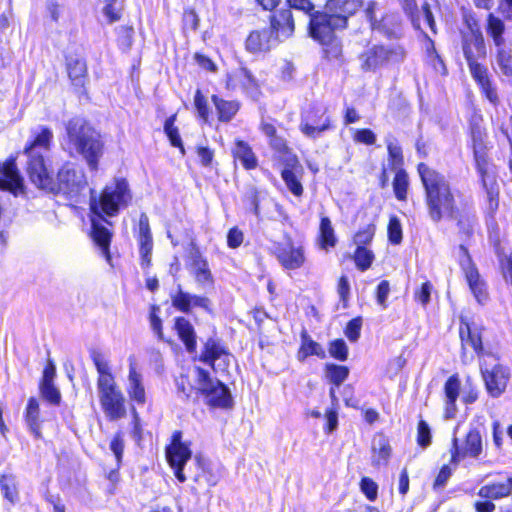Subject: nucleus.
<instances>
[{
  "instance_id": "1",
  "label": "nucleus",
  "mask_w": 512,
  "mask_h": 512,
  "mask_svg": "<svg viewBox=\"0 0 512 512\" xmlns=\"http://www.w3.org/2000/svg\"><path fill=\"white\" fill-rule=\"evenodd\" d=\"M416 172L422 187L423 201L428 218L433 223L456 219L459 232L466 237L474 233L473 226L467 219L458 217L460 210L457 197L461 192L455 187L450 176L442 169L418 162Z\"/></svg>"
},
{
  "instance_id": "2",
  "label": "nucleus",
  "mask_w": 512,
  "mask_h": 512,
  "mask_svg": "<svg viewBox=\"0 0 512 512\" xmlns=\"http://www.w3.org/2000/svg\"><path fill=\"white\" fill-rule=\"evenodd\" d=\"M53 132L40 126L32 130V140L24 149L27 156L26 171L31 182L40 189L54 192V169L52 166L51 145Z\"/></svg>"
},
{
  "instance_id": "3",
  "label": "nucleus",
  "mask_w": 512,
  "mask_h": 512,
  "mask_svg": "<svg viewBox=\"0 0 512 512\" xmlns=\"http://www.w3.org/2000/svg\"><path fill=\"white\" fill-rule=\"evenodd\" d=\"M128 198V185L125 180H119L115 184L105 187L99 199L96 198L95 192L91 191L90 207L93 213L92 222V237L95 243L104 251L107 252L111 233L104 223L109 224L103 218L102 214L113 216L118 212L119 206L127 201Z\"/></svg>"
},
{
  "instance_id": "4",
  "label": "nucleus",
  "mask_w": 512,
  "mask_h": 512,
  "mask_svg": "<svg viewBox=\"0 0 512 512\" xmlns=\"http://www.w3.org/2000/svg\"><path fill=\"white\" fill-rule=\"evenodd\" d=\"M91 359L98 373L96 385L102 411L109 421H117L126 416L125 397L116 384L105 356L94 350Z\"/></svg>"
},
{
  "instance_id": "5",
  "label": "nucleus",
  "mask_w": 512,
  "mask_h": 512,
  "mask_svg": "<svg viewBox=\"0 0 512 512\" xmlns=\"http://www.w3.org/2000/svg\"><path fill=\"white\" fill-rule=\"evenodd\" d=\"M66 135L69 152L82 156L89 169L96 171L104 148L100 133L85 119L74 117L66 124Z\"/></svg>"
},
{
  "instance_id": "6",
  "label": "nucleus",
  "mask_w": 512,
  "mask_h": 512,
  "mask_svg": "<svg viewBox=\"0 0 512 512\" xmlns=\"http://www.w3.org/2000/svg\"><path fill=\"white\" fill-rule=\"evenodd\" d=\"M289 2L292 7H295V10L302 11L309 16L308 35L317 44L338 37L336 31L346 29L325 8L316 10L312 0H289Z\"/></svg>"
},
{
  "instance_id": "7",
  "label": "nucleus",
  "mask_w": 512,
  "mask_h": 512,
  "mask_svg": "<svg viewBox=\"0 0 512 512\" xmlns=\"http://www.w3.org/2000/svg\"><path fill=\"white\" fill-rule=\"evenodd\" d=\"M256 4L263 10L268 11V26L266 27L273 36L281 43L291 38L295 33V20L289 0H255Z\"/></svg>"
},
{
  "instance_id": "8",
  "label": "nucleus",
  "mask_w": 512,
  "mask_h": 512,
  "mask_svg": "<svg viewBox=\"0 0 512 512\" xmlns=\"http://www.w3.org/2000/svg\"><path fill=\"white\" fill-rule=\"evenodd\" d=\"M197 394L202 396L209 409H232L234 400L228 386L219 379L213 378L209 371L202 367L195 368Z\"/></svg>"
},
{
  "instance_id": "9",
  "label": "nucleus",
  "mask_w": 512,
  "mask_h": 512,
  "mask_svg": "<svg viewBox=\"0 0 512 512\" xmlns=\"http://www.w3.org/2000/svg\"><path fill=\"white\" fill-rule=\"evenodd\" d=\"M406 55L402 45L377 43L368 45L358 56L363 72H377L401 63Z\"/></svg>"
},
{
  "instance_id": "10",
  "label": "nucleus",
  "mask_w": 512,
  "mask_h": 512,
  "mask_svg": "<svg viewBox=\"0 0 512 512\" xmlns=\"http://www.w3.org/2000/svg\"><path fill=\"white\" fill-rule=\"evenodd\" d=\"M336 127L329 107L312 102L300 113L299 130L307 138L315 140Z\"/></svg>"
},
{
  "instance_id": "11",
  "label": "nucleus",
  "mask_w": 512,
  "mask_h": 512,
  "mask_svg": "<svg viewBox=\"0 0 512 512\" xmlns=\"http://www.w3.org/2000/svg\"><path fill=\"white\" fill-rule=\"evenodd\" d=\"M388 167L394 172L392 190L399 202H407L410 190V175L405 168V157L402 146L398 142L386 143Z\"/></svg>"
},
{
  "instance_id": "12",
  "label": "nucleus",
  "mask_w": 512,
  "mask_h": 512,
  "mask_svg": "<svg viewBox=\"0 0 512 512\" xmlns=\"http://www.w3.org/2000/svg\"><path fill=\"white\" fill-rule=\"evenodd\" d=\"M182 438V431L175 430L170 438V442L165 446L166 462L171 468L174 477L180 483H184L188 479L185 474V466L192 458L191 443L184 442Z\"/></svg>"
},
{
  "instance_id": "13",
  "label": "nucleus",
  "mask_w": 512,
  "mask_h": 512,
  "mask_svg": "<svg viewBox=\"0 0 512 512\" xmlns=\"http://www.w3.org/2000/svg\"><path fill=\"white\" fill-rule=\"evenodd\" d=\"M480 374L485 389L492 398H498L506 391L510 380V370L507 366L497 362L489 367L484 359L480 362Z\"/></svg>"
},
{
  "instance_id": "14",
  "label": "nucleus",
  "mask_w": 512,
  "mask_h": 512,
  "mask_svg": "<svg viewBox=\"0 0 512 512\" xmlns=\"http://www.w3.org/2000/svg\"><path fill=\"white\" fill-rule=\"evenodd\" d=\"M483 452L482 436L477 428L468 430L460 446L458 439L453 438L450 447V464L457 466L466 458L477 459Z\"/></svg>"
},
{
  "instance_id": "15",
  "label": "nucleus",
  "mask_w": 512,
  "mask_h": 512,
  "mask_svg": "<svg viewBox=\"0 0 512 512\" xmlns=\"http://www.w3.org/2000/svg\"><path fill=\"white\" fill-rule=\"evenodd\" d=\"M482 331L483 328L476 327L466 317L460 316L458 332L462 353L470 347L480 360H484L485 357H490L499 361V356L497 354L486 352L484 350Z\"/></svg>"
},
{
  "instance_id": "16",
  "label": "nucleus",
  "mask_w": 512,
  "mask_h": 512,
  "mask_svg": "<svg viewBox=\"0 0 512 512\" xmlns=\"http://www.w3.org/2000/svg\"><path fill=\"white\" fill-rule=\"evenodd\" d=\"M279 41L276 36L266 27H258L250 30L243 42V47L246 53L255 58H265L268 56L278 45Z\"/></svg>"
},
{
  "instance_id": "17",
  "label": "nucleus",
  "mask_w": 512,
  "mask_h": 512,
  "mask_svg": "<svg viewBox=\"0 0 512 512\" xmlns=\"http://www.w3.org/2000/svg\"><path fill=\"white\" fill-rule=\"evenodd\" d=\"M272 255L284 270L301 269L307 260L304 247L297 245L289 235L284 242L275 243Z\"/></svg>"
},
{
  "instance_id": "18",
  "label": "nucleus",
  "mask_w": 512,
  "mask_h": 512,
  "mask_svg": "<svg viewBox=\"0 0 512 512\" xmlns=\"http://www.w3.org/2000/svg\"><path fill=\"white\" fill-rule=\"evenodd\" d=\"M282 164L280 176L285 183L288 191L296 198L304 195V186L302 178L304 176V168L297 154L287 156L286 159L279 161Z\"/></svg>"
},
{
  "instance_id": "19",
  "label": "nucleus",
  "mask_w": 512,
  "mask_h": 512,
  "mask_svg": "<svg viewBox=\"0 0 512 512\" xmlns=\"http://www.w3.org/2000/svg\"><path fill=\"white\" fill-rule=\"evenodd\" d=\"M87 182L84 172L77 169L72 163H66L62 166L57 174V184L55 183V190L63 192L68 195H77Z\"/></svg>"
},
{
  "instance_id": "20",
  "label": "nucleus",
  "mask_w": 512,
  "mask_h": 512,
  "mask_svg": "<svg viewBox=\"0 0 512 512\" xmlns=\"http://www.w3.org/2000/svg\"><path fill=\"white\" fill-rule=\"evenodd\" d=\"M459 248L463 255L467 258V265H461L465 280L476 301L480 304H483L488 299V290L486 283L481 278L479 270L476 264L474 263L468 248L465 245H460Z\"/></svg>"
},
{
  "instance_id": "21",
  "label": "nucleus",
  "mask_w": 512,
  "mask_h": 512,
  "mask_svg": "<svg viewBox=\"0 0 512 512\" xmlns=\"http://www.w3.org/2000/svg\"><path fill=\"white\" fill-rule=\"evenodd\" d=\"M171 304L176 310L185 314H190L193 308H200L208 314L213 313L212 301L207 296L190 294L180 287L175 294L171 295Z\"/></svg>"
},
{
  "instance_id": "22",
  "label": "nucleus",
  "mask_w": 512,
  "mask_h": 512,
  "mask_svg": "<svg viewBox=\"0 0 512 512\" xmlns=\"http://www.w3.org/2000/svg\"><path fill=\"white\" fill-rule=\"evenodd\" d=\"M365 0H326L324 8L345 28L349 26V19L364 7Z\"/></svg>"
},
{
  "instance_id": "23",
  "label": "nucleus",
  "mask_w": 512,
  "mask_h": 512,
  "mask_svg": "<svg viewBox=\"0 0 512 512\" xmlns=\"http://www.w3.org/2000/svg\"><path fill=\"white\" fill-rule=\"evenodd\" d=\"M483 117L480 113L473 112L468 120V135L470 137V148L473 157L489 153L486 142L487 132L482 125Z\"/></svg>"
},
{
  "instance_id": "24",
  "label": "nucleus",
  "mask_w": 512,
  "mask_h": 512,
  "mask_svg": "<svg viewBox=\"0 0 512 512\" xmlns=\"http://www.w3.org/2000/svg\"><path fill=\"white\" fill-rule=\"evenodd\" d=\"M259 130L266 136L268 145L275 153L278 161L296 154L289 146L287 139L278 133L276 126L272 122L262 121L259 125Z\"/></svg>"
},
{
  "instance_id": "25",
  "label": "nucleus",
  "mask_w": 512,
  "mask_h": 512,
  "mask_svg": "<svg viewBox=\"0 0 512 512\" xmlns=\"http://www.w3.org/2000/svg\"><path fill=\"white\" fill-rule=\"evenodd\" d=\"M461 380L458 373L450 375L443 385L444 418L453 419L457 413V400L460 396Z\"/></svg>"
},
{
  "instance_id": "26",
  "label": "nucleus",
  "mask_w": 512,
  "mask_h": 512,
  "mask_svg": "<svg viewBox=\"0 0 512 512\" xmlns=\"http://www.w3.org/2000/svg\"><path fill=\"white\" fill-rule=\"evenodd\" d=\"M230 355L228 346L221 339L209 337L204 342L198 359L214 369L217 360Z\"/></svg>"
},
{
  "instance_id": "27",
  "label": "nucleus",
  "mask_w": 512,
  "mask_h": 512,
  "mask_svg": "<svg viewBox=\"0 0 512 512\" xmlns=\"http://www.w3.org/2000/svg\"><path fill=\"white\" fill-rule=\"evenodd\" d=\"M197 472L192 476L196 484H205L208 487H214L220 480L218 471L214 468L211 460L201 453H197L194 457Z\"/></svg>"
},
{
  "instance_id": "28",
  "label": "nucleus",
  "mask_w": 512,
  "mask_h": 512,
  "mask_svg": "<svg viewBox=\"0 0 512 512\" xmlns=\"http://www.w3.org/2000/svg\"><path fill=\"white\" fill-rule=\"evenodd\" d=\"M231 156L234 165L238 163L246 171L255 170L258 167V157L252 146L243 139H235L231 149Z\"/></svg>"
},
{
  "instance_id": "29",
  "label": "nucleus",
  "mask_w": 512,
  "mask_h": 512,
  "mask_svg": "<svg viewBox=\"0 0 512 512\" xmlns=\"http://www.w3.org/2000/svg\"><path fill=\"white\" fill-rule=\"evenodd\" d=\"M462 50L467 63L485 59L486 47L483 34H462Z\"/></svg>"
},
{
  "instance_id": "30",
  "label": "nucleus",
  "mask_w": 512,
  "mask_h": 512,
  "mask_svg": "<svg viewBox=\"0 0 512 512\" xmlns=\"http://www.w3.org/2000/svg\"><path fill=\"white\" fill-rule=\"evenodd\" d=\"M473 163L481 187L498 183L497 168L490 153L474 156Z\"/></svg>"
},
{
  "instance_id": "31",
  "label": "nucleus",
  "mask_w": 512,
  "mask_h": 512,
  "mask_svg": "<svg viewBox=\"0 0 512 512\" xmlns=\"http://www.w3.org/2000/svg\"><path fill=\"white\" fill-rule=\"evenodd\" d=\"M319 45L321 46V59L327 65L340 67L346 63L344 46L339 36L319 43Z\"/></svg>"
},
{
  "instance_id": "32",
  "label": "nucleus",
  "mask_w": 512,
  "mask_h": 512,
  "mask_svg": "<svg viewBox=\"0 0 512 512\" xmlns=\"http://www.w3.org/2000/svg\"><path fill=\"white\" fill-rule=\"evenodd\" d=\"M210 99L219 123L231 122L241 109V102L237 99L228 100L218 94H212Z\"/></svg>"
},
{
  "instance_id": "33",
  "label": "nucleus",
  "mask_w": 512,
  "mask_h": 512,
  "mask_svg": "<svg viewBox=\"0 0 512 512\" xmlns=\"http://www.w3.org/2000/svg\"><path fill=\"white\" fill-rule=\"evenodd\" d=\"M389 39H398L402 36V24L399 16L392 12H384L378 17L375 25L370 28Z\"/></svg>"
},
{
  "instance_id": "34",
  "label": "nucleus",
  "mask_w": 512,
  "mask_h": 512,
  "mask_svg": "<svg viewBox=\"0 0 512 512\" xmlns=\"http://www.w3.org/2000/svg\"><path fill=\"white\" fill-rule=\"evenodd\" d=\"M173 329L186 351L195 353L197 350V335L191 322L184 316H178L174 319Z\"/></svg>"
},
{
  "instance_id": "35",
  "label": "nucleus",
  "mask_w": 512,
  "mask_h": 512,
  "mask_svg": "<svg viewBox=\"0 0 512 512\" xmlns=\"http://www.w3.org/2000/svg\"><path fill=\"white\" fill-rule=\"evenodd\" d=\"M338 244V237L335 233L331 219L327 215H322L319 221L318 232L316 236L317 247L325 252L334 249Z\"/></svg>"
},
{
  "instance_id": "36",
  "label": "nucleus",
  "mask_w": 512,
  "mask_h": 512,
  "mask_svg": "<svg viewBox=\"0 0 512 512\" xmlns=\"http://www.w3.org/2000/svg\"><path fill=\"white\" fill-rule=\"evenodd\" d=\"M323 371L325 379L331 385L329 395L333 401L337 402L335 389L339 388L341 384L348 379L350 369L346 365L326 363L323 367Z\"/></svg>"
},
{
  "instance_id": "37",
  "label": "nucleus",
  "mask_w": 512,
  "mask_h": 512,
  "mask_svg": "<svg viewBox=\"0 0 512 512\" xmlns=\"http://www.w3.org/2000/svg\"><path fill=\"white\" fill-rule=\"evenodd\" d=\"M137 237L140 246V255L142 265L149 266L151 263V251H152V237L150 233V227L148 217L145 214H141L138 226H137Z\"/></svg>"
},
{
  "instance_id": "38",
  "label": "nucleus",
  "mask_w": 512,
  "mask_h": 512,
  "mask_svg": "<svg viewBox=\"0 0 512 512\" xmlns=\"http://www.w3.org/2000/svg\"><path fill=\"white\" fill-rule=\"evenodd\" d=\"M23 187L21 177L14 160L0 163V189L17 191Z\"/></svg>"
},
{
  "instance_id": "39",
  "label": "nucleus",
  "mask_w": 512,
  "mask_h": 512,
  "mask_svg": "<svg viewBox=\"0 0 512 512\" xmlns=\"http://www.w3.org/2000/svg\"><path fill=\"white\" fill-rule=\"evenodd\" d=\"M301 343L296 353V358L304 362L310 356H317L320 359L326 358V352L322 346L311 338L306 329L300 332Z\"/></svg>"
},
{
  "instance_id": "40",
  "label": "nucleus",
  "mask_w": 512,
  "mask_h": 512,
  "mask_svg": "<svg viewBox=\"0 0 512 512\" xmlns=\"http://www.w3.org/2000/svg\"><path fill=\"white\" fill-rule=\"evenodd\" d=\"M129 361L127 392L133 401L138 404H143L145 402V390L142 385L141 375L137 372L136 364L132 361V358H130Z\"/></svg>"
},
{
  "instance_id": "41",
  "label": "nucleus",
  "mask_w": 512,
  "mask_h": 512,
  "mask_svg": "<svg viewBox=\"0 0 512 512\" xmlns=\"http://www.w3.org/2000/svg\"><path fill=\"white\" fill-rule=\"evenodd\" d=\"M67 72L74 86L83 87L87 76L86 62L79 57L67 58Z\"/></svg>"
},
{
  "instance_id": "42",
  "label": "nucleus",
  "mask_w": 512,
  "mask_h": 512,
  "mask_svg": "<svg viewBox=\"0 0 512 512\" xmlns=\"http://www.w3.org/2000/svg\"><path fill=\"white\" fill-rule=\"evenodd\" d=\"M176 114L168 117L163 125L164 133L166 134L170 145L176 149H178L179 154L181 156L186 155V149L180 135L179 129L175 126Z\"/></svg>"
},
{
  "instance_id": "43",
  "label": "nucleus",
  "mask_w": 512,
  "mask_h": 512,
  "mask_svg": "<svg viewBox=\"0 0 512 512\" xmlns=\"http://www.w3.org/2000/svg\"><path fill=\"white\" fill-rule=\"evenodd\" d=\"M194 152L197 156V162L201 167L210 170L218 167L215 149L208 144H197L194 148Z\"/></svg>"
},
{
  "instance_id": "44",
  "label": "nucleus",
  "mask_w": 512,
  "mask_h": 512,
  "mask_svg": "<svg viewBox=\"0 0 512 512\" xmlns=\"http://www.w3.org/2000/svg\"><path fill=\"white\" fill-rule=\"evenodd\" d=\"M352 259L357 270L365 272L371 268L375 260V254L368 247L356 246L352 254Z\"/></svg>"
},
{
  "instance_id": "45",
  "label": "nucleus",
  "mask_w": 512,
  "mask_h": 512,
  "mask_svg": "<svg viewBox=\"0 0 512 512\" xmlns=\"http://www.w3.org/2000/svg\"><path fill=\"white\" fill-rule=\"evenodd\" d=\"M478 495L485 499H501L509 497V489L506 482H493L483 485L478 490Z\"/></svg>"
},
{
  "instance_id": "46",
  "label": "nucleus",
  "mask_w": 512,
  "mask_h": 512,
  "mask_svg": "<svg viewBox=\"0 0 512 512\" xmlns=\"http://www.w3.org/2000/svg\"><path fill=\"white\" fill-rule=\"evenodd\" d=\"M39 404L35 398H30L27 404L25 421L29 427V430L34 434L36 438L41 437L40 424H39Z\"/></svg>"
},
{
  "instance_id": "47",
  "label": "nucleus",
  "mask_w": 512,
  "mask_h": 512,
  "mask_svg": "<svg viewBox=\"0 0 512 512\" xmlns=\"http://www.w3.org/2000/svg\"><path fill=\"white\" fill-rule=\"evenodd\" d=\"M485 192L486 212L490 217H494L500 206V187L498 183L481 187Z\"/></svg>"
},
{
  "instance_id": "48",
  "label": "nucleus",
  "mask_w": 512,
  "mask_h": 512,
  "mask_svg": "<svg viewBox=\"0 0 512 512\" xmlns=\"http://www.w3.org/2000/svg\"><path fill=\"white\" fill-rule=\"evenodd\" d=\"M193 106L196 111L197 118L204 123H209L212 112L208 99L201 89H196L194 92Z\"/></svg>"
},
{
  "instance_id": "49",
  "label": "nucleus",
  "mask_w": 512,
  "mask_h": 512,
  "mask_svg": "<svg viewBox=\"0 0 512 512\" xmlns=\"http://www.w3.org/2000/svg\"><path fill=\"white\" fill-rule=\"evenodd\" d=\"M0 488L4 498L11 504H15L18 501L19 493L15 476L2 475L0 477Z\"/></svg>"
},
{
  "instance_id": "50",
  "label": "nucleus",
  "mask_w": 512,
  "mask_h": 512,
  "mask_svg": "<svg viewBox=\"0 0 512 512\" xmlns=\"http://www.w3.org/2000/svg\"><path fill=\"white\" fill-rule=\"evenodd\" d=\"M428 43L426 47V59L427 63L436 71L439 72L441 75L447 74V67L441 58V56L438 54L434 42L432 39L427 38Z\"/></svg>"
},
{
  "instance_id": "51",
  "label": "nucleus",
  "mask_w": 512,
  "mask_h": 512,
  "mask_svg": "<svg viewBox=\"0 0 512 512\" xmlns=\"http://www.w3.org/2000/svg\"><path fill=\"white\" fill-rule=\"evenodd\" d=\"M432 441L433 434L431 427L429 423L420 416L417 422L416 443L420 448L426 449L432 444Z\"/></svg>"
},
{
  "instance_id": "52",
  "label": "nucleus",
  "mask_w": 512,
  "mask_h": 512,
  "mask_svg": "<svg viewBox=\"0 0 512 512\" xmlns=\"http://www.w3.org/2000/svg\"><path fill=\"white\" fill-rule=\"evenodd\" d=\"M375 233L376 224L374 222H370L355 232L353 235V242L356 246L368 247V245L372 243Z\"/></svg>"
},
{
  "instance_id": "53",
  "label": "nucleus",
  "mask_w": 512,
  "mask_h": 512,
  "mask_svg": "<svg viewBox=\"0 0 512 512\" xmlns=\"http://www.w3.org/2000/svg\"><path fill=\"white\" fill-rule=\"evenodd\" d=\"M328 352L333 359L345 362L349 357V348L342 338H336L328 343Z\"/></svg>"
},
{
  "instance_id": "54",
  "label": "nucleus",
  "mask_w": 512,
  "mask_h": 512,
  "mask_svg": "<svg viewBox=\"0 0 512 512\" xmlns=\"http://www.w3.org/2000/svg\"><path fill=\"white\" fill-rule=\"evenodd\" d=\"M504 32V24L501 19L490 13L487 16V33L493 39L496 45H500L503 41L502 34Z\"/></svg>"
},
{
  "instance_id": "55",
  "label": "nucleus",
  "mask_w": 512,
  "mask_h": 512,
  "mask_svg": "<svg viewBox=\"0 0 512 512\" xmlns=\"http://www.w3.org/2000/svg\"><path fill=\"white\" fill-rule=\"evenodd\" d=\"M388 241L392 245H399L403 240V230L400 219L396 215L389 217L387 225Z\"/></svg>"
},
{
  "instance_id": "56",
  "label": "nucleus",
  "mask_w": 512,
  "mask_h": 512,
  "mask_svg": "<svg viewBox=\"0 0 512 512\" xmlns=\"http://www.w3.org/2000/svg\"><path fill=\"white\" fill-rule=\"evenodd\" d=\"M182 29L185 32H196L200 25V17L193 7H187L182 13Z\"/></svg>"
},
{
  "instance_id": "57",
  "label": "nucleus",
  "mask_w": 512,
  "mask_h": 512,
  "mask_svg": "<svg viewBox=\"0 0 512 512\" xmlns=\"http://www.w3.org/2000/svg\"><path fill=\"white\" fill-rule=\"evenodd\" d=\"M475 82L479 86L482 94L493 104H496L499 100L496 89L493 87L489 74L475 79Z\"/></svg>"
},
{
  "instance_id": "58",
  "label": "nucleus",
  "mask_w": 512,
  "mask_h": 512,
  "mask_svg": "<svg viewBox=\"0 0 512 512\" xmlns=\"http://www.w3.org/2000/svg\"><path fill=\"white\" fill-rule=\"evenodd\" d=\"M363 319L361 316H356L349 320L344 327V334L350 342H356L361 336Z\"/></svg>"
},
{
  "instance_id": "59",
  "label": "nucleus",
  "mask_w": 512,
  "mask_h": 512,
  "mask_svg": "<svg viewBox=\"0 0 512 512\" xmlns=\"http://www.w3.org/2000/svg\"><path fill=\"white\" fill-rule=\"evenodd\" d=\"M452 475L453 469L450 467V465L443 464L432 482V489L434 491L442 490L447 485L448 480Z\"/></svg>"
},
{
  "instance_id": "60",
  "label": "nucleus",
  "mask_w": 512,
  "mask_h": 512,
  "mask_svg": "<svg viewBox=\"0 0 512 512\" xmlns=\"http://www.w3.org/2000/svg\"><path fill=\"white\" fill-rule=\"evenodd\" d=\"M261 192L252 187L245 194L243 201L255 216L260 215Z\"/></svg>"
},
{
  "instance_id": "61",
  "label": "nucleus",
  "mask_w": 512,
  "mask_h": 512,
  "mask_svg": "<svg viewBox=\"0 0 512 512\" xmlns=\"http://www.w3.org/2000/svg\"><path fill=\"white\" fill-rule=\"evenodd\" d=\"M404 13L411 20L414 28L419 29V13H418V4L416 0H397Z\"/></svg>"
},
{
  "instance_id": "62",
  "label": "nucleus",
  "mask_w": 512,
  "mask_h": 512,
  "mask_svg": "<svg viewBox=\"0 0 512 512\" xmlns=\"http://www.w3.org/2000/svg\"><path fill=\"white\" fill-rule=\"evenodd\" d=\"M479 389L477 384L471 379L467 378L465 381V387L461 396V400L465 405H471L475 403L479 398Z\"/></svg>"
},
{
  "instance_id": "63",
  "label": "nucleus",
  "mask_w": 512,
  "mask_h": 512,
  "mask_svg": "<svg viewBox=\"0 0 512 512\" xmlns=\"http://www.w3.org/2000/svg\"><path fill=\"white\" fill-rule=\"evenodd\" d=\"M432 290V283L430 281H425L420 285V287L414 290L413 298L417 303L426 307L431 300Z\"/></svg>"
},
{
  "instance_id": "64",
  "label": "nucleus",
  "mask_w": 512,
  "mask_h": 512,
  "mask_svg": "<svg viewBox=\"0 0 512 512\" xmlns=\"http://www.w3.org/2000/svg\"><path fill=\"white\" fill-rule=\"evenodd\" d=\"M360 490L369 501H375L378 496V484L370 477L363 476L359 482Z\"/></svg>"
}]
</instances>
